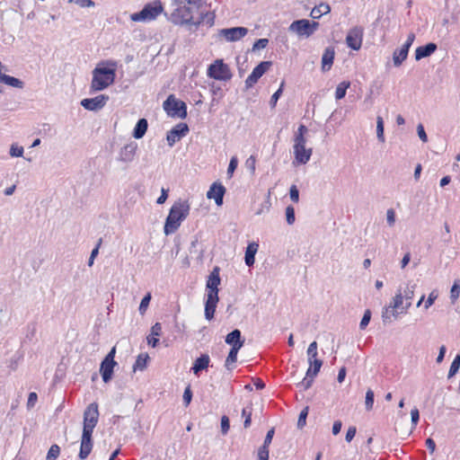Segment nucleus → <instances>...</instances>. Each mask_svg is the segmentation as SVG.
Listing matches in <instances>:
<instances>
[{
  "mask_svg": "<svg viewBox=\"0 0 460 460\" xmlns=\"http://www.w3.org/2000/svg\"><path fill=\"white\" fill-rule=\"evenodd\" d=\"M175 9L170 20L174 24H187L197 28L200 24L213 26L215 14L203 8V0H172Z\"/></svg>",
  "mask_w": 460,
  "mask_h": 460,
  "instance_id": "nucleus-1",
  "label": "nucleus"
},
{
  "mask_svg": "<svg viewBox=\"0 0 460 460\" xmlns=\"http://www.w3.org/2000/svg\"><path fill=\"white\" fill-rule=\"evenodd\" d=\"M219 271V268L215 267L210 272L206 283L207 300L205 303V317L208 321L213 319L219 300L218 286L221 282Z\"/></svg>",
  "mask_w": 460,
  "mask_h": 460,
  "instance_id": "nucleus-2",
  "label": "nucleus"
},
{
  "mask_svg": "<svg viewBox=\"0 0 460 460\" xmlns=\"http://www.w3.org/2000/svg\"><path fill=\"white\" fill-rule=\"evenodd\" d=\"M190 204L187 200H178L172 206L169 215L165 219L164 234L169 235L178 230L181 222L187 218L190 213Z\"/></svg>",
  "mask_w": 460,
  "mask_h": 460,
  "instance_id": "nucleus-3",
  "label": "nucleus"
},
{
  "mask_svg": "<svg viewBox=\"0 0 460 460\" xmlns=\"http://www.w3.org/2000/svg\"><path fill=\"white\" fill-rule=\"evenodd\" d=\"M308 132V128L301 124L297 131L294 136V146H293V153H294V162L296 164H305L311 159L313 149L311 147H306V138L305 135Z\"/></svg>",
  "mask_w": 460,
  "mask_h": 460,
  "instance_id": "nucleus-4",
  "label": "nucleus"
},
{
  "mask_svg": "<svg viewBox=\"0 0 460 460\" xmlns=\"http://www.w3.org/2000/svg\"><path fill=\"white\" fill-rule=\"evenodd\" d=\"M112 67H104L101 65H98L93 70V79L91 83V90L93 92L102 91L106 89L108 86L112 84L115 80V66L116 64L111 63Z\"/></svg>",
  "mask_w": 460,
  "mask_h": 460,
  "instance_id": "nucleus-5",
  "label": "nucleus"
},
{
  "mask_svg": "<svg viewBox=\"0 0 460 460\" xmlns=\"http://www.w3.org/2000/svg\"><path fill=\"white\" fill-rule=\"evenodd\" d=\"M163 10L161 2L155 1L146 4L140 12L132 13L130 19L133 22H150L156 19Z\"/></svg>",
  "mask_w": 460,
  "mask_h": 460,
  "instance_id": "nucleus-6",
  "label": "nucleus"
},
{
  "mask_svg": "<svg viewBox=\"0 0 460 460\" xmlns=\"http://www.w3.org/2000/svg\"><path fill=\"white\" fill-rule=\"evenodd\" d=\"M403 296L401 289H398L395 296L386 305L382 312V319L384 323L391 322L392 319H396L401 314L402 307H403Z\"/></svg>",
  "mask_w": 460,
  "mask_h": 460,
  "instance_id": "nucleus-7",
  "label": "nucleus"
},
{
  "mask_svg": "<svg viewBox=\"0 0 460 460\" xmlns=\"http://www.w3.org/2000/svg\"><path fill=\"white\" fill-rule=\"evenodd\" d=\"M164 109L171 117L185 119L187 117V106L184 102L180 101L171 94L164 102Z\"/></svg>",
  "mask_w": 460,
  "mask_h": 460,
  "instance_id": "nucleus-8",
  "label": "nucleus"
},
{
  "mask_svg": "<svg viewBox=\"0 0 460 460\" xmlns=\"http://www.w3.org/2000/svg\"><path fill=\"white\" fill-rule=\"evenodd\" d=\"M208 76L218 81H229L232 78V73L228 65L225 64L223 59H217L208 68Z\"/></svg>",
  "mask_w": 460,
  "mask_h": 460,
  "instance_id": "nucleus-9",
  "label": "nucleus"
},
{
  "mask_svg": "<svg viewBox=\"0 0 460 460\" xmlns=\"http://www.w3.org/2000/svg\"><path fill=\"white\" fill-rule=\"evenodd\" d=\"M99 411L96 402L90 403L84 412L83 432L93 434L94 428L98 423Z\"/></svg>",
  "mask_w": 460,
  "mask_h": 460,
  "instance_id": "nucleus-10",
  "label": "nucleus"
},
{
  "mask_svg": "<svg viewBox=\"0 0 460 460\" xmlns=\"http://www.w3.org/2000/svg\"><path fill=\"white\" fill-rule=\"evenodd\" d=\"M318 26L319 23L316 22L302 19L293 22L289 26V30L297 33L299 36L309 37L314 32Z\"/></svg>",
  "mask_w": 460,
  "mask_h": 460,
  "instance_id": "nucleus-11",
  "label": "nucleus"
},
{
  "mask_svg": "<svg viewBox=\"0 0 460 460\" xmlns=\"http://www.w3.org/2000/svg\"><path fill=\"white\" fill-rule=\"evenodd\" d=\"M364 29L361 26L351 28L346 37V44L353 50L360 49L363 41Z\"/></svg>",
  "mask_w": 460,
  "mask_h": 460,
  "instance_id": "nucleus-12",
  "label": "nucleus"
},
{
  "mask_svg": "<svg viewBox=\"0 0 460 460\" xmlns=\"http://www.w3.org/2000/svg\"><path fill=\"white\" fill-rule=\"evenodd\" d=\"M272 63L270 61H262L255 66L251 75L245 80L246 89L252 88L258 80L270 69Z\"/></svg>",
  "mask_w": 460,
  "mask_h": 460,
  "instance_id": "nucleus-13",
  "label": "nucleus"
},
{
  "mask_svg": "<svg viewBox=\"0 0 460 460\" xmlns=\"http://www.w3.org/2000/svg\"><path fill=\"white\" fill-rule=\"evenodd\" d=\"M109 96L106 94H100L93 98H87L81 101V105L88 111H97L102 109L107 102L109 101Z\"/></svg>",
  "mask_w": 460,
  "mask_h": 460,
  "instance_id": "nucleus-14",
  "label": "nucleus"
},
{
  "mask_svg": "<svg viewBox=\"0 0 460 460\" xmlns=\"http://www.w3.org/2000/svg\"><path fill=\"white\" fill-rule=\"evenodd\" d=\"M219 36L226 39V41L233 42L243 39L248 33V29L245 27H233L222 29L219 31Z\"/></svg>",
  "mask_w": 460,
  "mask_h": 460,
  "instance_id": "nucleus-15",
  "label": "nucleus"
},
{
  "mask_svg": "<svg viewBox=\"0 0 460 460\" xmlns=\"http://www.w3.org/2000/svg\"><path fill=\"white\" fill-rule=\"evenodd\" d=\"M189 132V127L185 123H179L173 128L167 132L166 140L170 146H172L182 137Z\"/></svg>",
  "mask_w": 460,
  "mask_h": 460,
  "instance_id": "nucleus-16",
  "label": "nucleus"
},
{
  "mask_svg": "<svg viewBox=\"0 0 460 460\" xmlns=\"http://www.w3.org/2000/svg\"><path fill=\"white\" fill-rule=\"evenodd\" d=\"M225 193L226 188L221 183L214 182L207 192V197L215 199L216 204L221 206Z\"/></svg>",
  "mask_w": 460,
  "mask_h": 460,
  "instance_id": "nucleus-17",
  "label": "nucleus"
},
{
  "mask_svg": "<svg viewBox=\"0 0 460 460\" xmlns=\"http://www.w3.org/2000/svg\"><path fill=\"white\" fill-rule=\"evenodd\" d=\"M137 149V144L130 142L125 145L119 153V160L123 163H130L134 160L136 152Z\"/></svg>",
  "mask_w": 460,
  "mask_h": 460,
  "instance_id": "nucleus-18",
  "label": "nucleus"
},
{
  "mask_svg": "<svg viewBox=\"0 0 460 460\" xmlns=\"http://www.w3.org/2000/svg\"><path fill=\"white\" fill-rule=\"evenodd\" d=\"M93 434H89L86 432L82 433L81 438V446H80V451H79V458L84 460L88 457L90 455L92 449H93Z\"/></svg>",
  "mask_w": 460,
  "mask_h": 460,
  "instance_id": "nucleus-19",
  "label": "nucleus"
},
{
  "mask_svg": "<svg viewBox=\"0 0 460 460\" xmlns=\"http://www.w3.org/2000/svg\"><path fill=\"white\" fill-rule=\"evenodd\" d=\"M438 49L436 43L429 42L424 46L418 47L415 50V59L417 61L431 56Z\"/></svg>",
  "mask_w": 460,
  "mask_h": 460,
  "instance_id": "nucleus-20",
  "label": "nucleus"
},
{
  "mask_svg": "<svg viewBox=\"0 0 460 460\" xmlns=\"http://www.w3.org/2000/svg\"><path fill=\"white\" fill-rule=\"evenodd\" d=\"M415 284H410L408 283L402 292L403 300H405L404 306L402 307V311H400L401 314H406L408 309L411 305V300L414 296V291H415Z\"/></svg>",
  "mask_w": 460,
  "mask_h": 460,
  "instance_id": "nucleus-21",
  "label": "nucleus"
},
{
  "mask_svg": "<svg viewBox=\"0 0 460 460\" xmlns=\"http://www.w3.org/2000/svg\"><path fill=\"white\" fill-rule=\"evenodd\" d=\"M226 342L234 348H242L244 344V340L242 339L241 331L234 329L226 337Z\"/></svg>",
  "mask_w": 460,
  "mask_h": 460,
  "instance_id": "nucleus-22",
  "label": "nucleus"
},
{
  "mask_svg": "<svg viewBox=\"0 0 460 460\" xmlns=\"http://www.w3.org/2000/svg\"><path fill=\"white\" fill-rule=\"evenodd\" d=\"M116 365V362H110L108 360L102 361L100 367V373L102 375L103 382L108 383L111 379L113 368Z\"/></svg>",
  "mask_w": 460,
  "mask_h": 460,
  "instance_id": "nucleus-23",
  "label": "nucleus"
},
{
  "mask_svg": "<svg viewBox=\"0 0 460 460\" xmlns=\"http://www.w3.org/2000/svg\"><path fill=\"white\" fill-rule=\"evenodd\" d=\"M335 51L332 47L325 49L322 57V69L323 71H328L331 69L334 60Z\"/></svg>",
  "mask_w": 460,
  "mask_h": 460,
  "instance_id": "nucleus-24",
  "label": "nucleus"
},
{
  "mask_svg": "<svg viewBox=\"0 0 460 460\" xmlns=\"http://www.w3.org/2000/svg\"><path fill=\"white\" fill-rule=\"evenodd\" d=\"M259 244L256 243H251L246 247L245 255H244V261L245 264L249 267L252 266L255 261V254L258 251Z\"/></svg>",
  "mask_w": 460,
  "mask_h": 460,
  "instance_id": "nucleus-25",
  "label": "nucleus"
},
{
  "mask_svg": "<svg viewBox=\"0 0 460 460\" xmlns=\"http://www.w3.org/2000/svg\"><path fill=\"white\" fill-rule=\"evenodd\" d=\"M208 364H209L208 355H207V354L201 355L199 358H198L195 360L193 367H191V370L193 371V373L195 375H199V373L201 370H204L208 367Z\"/></svg>",
  "mask_w": 460,
  "mask_h": 460,
  "instance_id": "nucleus-26",
  "label": "nucleus"
},
{
  "mask_svg": "<svg viewBox=\"0 0 460 460\" xmlns=\"http://www.w3.org/2000/svg\"><path fill=\"white\" fill-rule=\"evenodd\" d=\"M0 83L18 89L24 87V83L22 80L2 73H0Z\"/></svg>",
  "mask_w": 460,
  "mask_h": 460,
  "instance_id": "nucleus-27",
  "label": "nucleus"
},
{
  "mask_svg": "<svg viewBox=\"0 0 460 460\" xmlns=\"http://www.w3.org/2000/svg\"><path fill=\"white\" fill-rule=\"evenodd\" d=\"M148 128V123L146 119H140L137 122L134 130H133V137L137 139L142 138Z\"/></svg>",
  "mask_w": 460,
  "mask_h": 460,
  "instance_id": "nucleus-28",
  "label": "nucleus"
},
{
  "mask_svg": "<svg viewBox=\"0 0 460 460\" xmlns=\"http://www.w3.org/2000/svg\"><path fill=\"white\" fill-rule=\"evenodd\" d=\"M409 49L402 46L400 49H396L393 55V61L395 66H399L408 57Z\"/></svg>",
  "mask_w": 460,
  "mask_h": 460,
  "instance_id": "nucleus-29",
  "label": "nucleus"
},
{
  "mask_svg": "<svg viewBox=\"0 0 460 460\" xmlns=\"http://www.w3.org/2000/svg\"><path fill=\"white\" fill-rule=\"evenodd\" d=\"M331 12V7L326 3H321L314 6L311 11V17L313 19H319L322 15L327 14Z\"/></svg>",
  "mask_w": 460,
  "mask_h": 460,
  "instance_id": "nucleus-30",
  "label": "nucleus"
},
{
  "mask_svg": "<svg viewBox=\"0 0 460 460\" xmlns=\"http://www.w3.org/2000/svg\"><path fill=\"white\" fill-rule=\"evenodd\" d=\"M241 348L232 347L225 362V367L231 370L232 365L237 360V354Z\"/></svg>",
  "mask_w": 460,
  "mask_h": 460,
  "instance_id": "nucleus-31",
  "label": "nucleus"
},
{
  "mask_svg": "<svg viewBox=\"0 0 460 460\" xmlns=\"http://www.w3.org/2000/svg\"><path fill=\"white\" fill-rule=\"evenodd\" d=\"M349 85H350V83L348 81H343V82L340 83L336 87L335 98L337 100H341V99L344 98L346 95V91L349 87Z\"/></svg>",
  "mask_w": 460,
  "mask_h": 460,
  "instance_id": "nucleus-32",
  "label": "nucleus"
},
{
  "mask_svg": "<svg viewBox=\"0 0 460 460\" xmlns=\"http://www.w3.org/2000/svg\"><path fill=\"white\" fill-rule=\"evenodd\" d=\"M148 359L147 354H139L137 358V360L134 364V370H144L146 367V363Z\"/></svg>",
  "mask_w": 460,
  "mask_h": 460,
  "instance_id": "nucleus-33",
  "label": "nucleus"
},
{
  "mask_svg": "<svg viewBox=\"0 0 460 460\" xmlns=\"http://www.w3.org/2000/svg\"><path fill=\"white\" fill-rule=\"evenodd\" d=\"M314 377L315 376L312 375V368L309 367L306 371L305 377L302 380L299 385H301L304 388V390L309 389L312 386Z\"/></svg>",
  "mask_w": 460,
  "mask_h": 460,
  "instance_id": "nucleus-34",
  "label": "nucleus"
},
{
  "mask_svg": "<svg viewBox=\"0 0 460 460\" xmlns=\"http://www.w3.org/2000/svg\"><path fill=\"white\" fill-rule=\"evenodd\" d=\"M376 137L380 142H385L384 120L383 118L380 116L376 118Z\"/></svg>",
  "mask_w": 460,
  "mask_h": 460,
  "instance_id": "nucleus-35",
  "label": "nucleus"
},
{
  "mask_svg": "<svg viewBox=\"0 0 460 460\" xmlns=\"http://www.w3.org/2000/svg\"><path fill=\"white\" fill-rule=\"evenodd\" d=\"M151 301V294L147 293L141 300L139 305V314L144 315L148 308L149 303Z\"/></svg>",
  "mask_w": 460,
  "mask_h": 460,
  "instance_id": "nucleus-36",
  "label": "nucleus"
},
{
  "mask_svg": "<svg viewBox=\"0 0 460 460\" xmlns=\"http://www.w3.org/2000/svg\"><path fill=\"white\" fill-rule=\"evenodd\" d=\"M308 362L310 365L309 367L312 368V375L316 376L323 366V360L314 358V359L308 360Z\"/></svg>",
  "mask_w": 460,
  "mask_h": 460,
  "instance_id": "nucleus-37",
  "label": "nucleus"
},
{
  "mask_svg": "<svg viewBox=\"0 0 460 460\" xmlns=\"http://www.w3.org/2000/svg\"><path fill=\"white\" fill-rule=\"evenodd\" d=\"M60 454V447L54 444L49 449L46 460H56Z\"/></svg>",
  "mask_w": 460,
  "mask_h": 460,
  "instance_id": "nucleus-38",
  "label": "nucleus"
},
{
  "mask_svg": "<svg viewBox=\"0 0 460 460\" xmlns=\"http://www.w3.org/2000/svg\"><path fill=\"white\" fill-rule=\"evenodd\" d=\"M459 367H460V355H457L454 358V360L450 366L449 372H448V378H451L452 376H454L457 373Z\"/></svg>",
  "mask_w": 460,
  "mask_h": 460,
  "instance_id": "nucleus-39",
  "label": "nucleus"
},
{
  "mask_svg": "<svg viewBox=\"0 0 460 460\" xmlns=\"http://www.w3.org/2000/svg\"><path fill=\"white\" fill-rule=\"evenodd\" d=\"M460 296V285L457 281L454 283L450 290V299L452 303H455Z\"/></svg>",
  "mask_w": 460,
  "mask_h": 460,
  "instance_id": "nucleus-40",
  "label": "nucleus"
},
{
  "mask_svg": "<svg viewBox=\"0 0 460 460\" xmlns=\"http://www.w3.org/2000/svg\"><path fill=\"white\" fill-rule=\"evenodd\" d=\"M374 397H375L374 392L371 389H368L366 393V401H365L366 409L367 411H370L373 408Z\"/></svg>",
  "mask_w": 460,
  "mask_h": 460,
  "instance_id": "nucleus-41",
  "label": "nucleus"
},
{
  "mask_svg": "<svg viewBox=\"0 0 460 460\" xmlns=\"http://www.w3.org/2000/svg\"><path fill=\"white\" fill-rule=\"evenodd\" d=\"M308 360L317 358V342L313 341L307 349Z\"/></svg>",
  "mask_w": 460,
  "mask_h": 460,
  "instance_id": "nucleus-42",
  "label": "nucleus"
},
{
  "mask_svg": "<svg viewBox=\"0 0 460 460\" xmlns=\"http://www.w3.org/2000/svg\"><path fill=\"white\" fill-rule=\"evenodd\" d=\"M243 417H244L243 426L245 429L251 426L252 422V409L243 408L242 411Z\"/></svg>",
  "mask_w": 460,
  "mask_h": 460,
  "instance_id": "nucleus-43",
  "label": "nucleus"
},
{
  "mask_svg": "<svg viewBox=\"0 0 460 460\" xmlns=\"http://www.w3.org/2000/svg\"><path fill=\"white\" fill-rule=\"evenodd\" d=\"M286 218H287V223L288 225L294 224L296 217H295V209L292 206H288L286 208Z\"/></svg>",
  "mask_w": 460,
  "mask_h": 460,
  "instance_id": "nucleus-44",
  "label": "nucleus"
},
{
  "mask_svg": "<svg viewBox=\"0 0 460 460\" xmlns=\"http://www.w3.org/2000/svg\"><path fill=\"white\" fill-rule=\"evenodd\" d=\"M371 319V311L369 309L366 310L364 315L360 321L359 328L364 330L369 323Z\"/></svg>",
  "mask_w": 460,
  "mask_h": 460,
  "instance_id": "nucleus-45",
  "label": "nucleus"
},
{
  "mask_svg": "<svg viewBox=\"0 0 460 460\" xmlns=\"http://www.w3.org/2000/svg\"><path fill=\"white\" fill-rule=\"evenodd\" d=\"M437 298H438L437 291L436 290L431 291L429 293L427 300L425 301L424 308L426 310L429 309L434 304V302L436 301Z\"/></svg>",
  "mask_w": 460,
  "mask_h": 460,
  "instance_id": "nucleus-46",
  "label": "nucleus"
},
{
  "mask_svg": "<svg viewBox=\"0 0 460 460\" xmlns=\"http://www.w3.org/2000/svg\"><path fill=\"white\" fill-rule=\"evenodd\" d=\"M23 155V147L18 146L14 144L11 146L10 155L13 157H21Z\"/></svg>",
  "mask_w": 460,
  "mask_h": 460,
  "instance_id": "nucleus-47",
  "label": "nucleus"
},
{
  "mask_svg": "<svg viewBox=\"0 0 460 460\" xmlns=\"http://www.w3.org/2000/svg\"><path fill=\"white\" fill-rule=\"evenodd\" d=\"M308 414V408L305 407L303 409L299 414L298 420H297V427L299 429L303 428L305 425L306 417Z\"/></svg>",
  "mask_w": 460,
  "mask_h": 460,
  "instance_id": "nucleus-48",
  "label": "nucleus"
},
{
  "mask_svg": "<svg viewBox=\"0 0 460 460\" xmlns=\"http://www.w3.org/2000/svg\"><path fill=\"white\" fill-rule=\"evenodd\" d=\"M396 220L395 211L393 208H389L386 211V222L389 226H394Z\"/></svg>",
  "mask_w": 460,
  "mask_h": 460,
  "instance_id": "nucleus-49",
  "label": "nucleus"
},
{
  "mask_svg": "<svg viewBox=\"0 0 460 460\" xmlns=\"http://www.w3.org/2000/svg\"><path fill=\"white\" fill-rule=\"evenodd\" d=\"M283 87H284V82L281 83L279 90L272 94V96L270 98V105L272 107H275L278 100L279 99L280 95L282 94Z\"/></svg>",
  "mask_w": 460,
  "mask_h": 460,
  "instance_id": "nucleus-50",
  "label": "nucleus"
},
{
  "mask_svg": "<svg viewBox=\"0 0 460 460\" xmlns=\"http://www.w3.org/2000/svg\"><path fill=\"white\" fill-rule=\"evenodd\" d=\"M259 460H269V447L261 446L258 451Z\"/></svg>",
  "mask_w": 460,
  "mask_h": 460,
  "instance_id": "nucleus-51",
  "label": "nucleus"
},
{
  "mask_svg": "<svg viewBox=\"0 0 460 460\" xmlns=\"http://www.w3.org/2000/svg\"><path fill=\"white\" fill-rule=\"evenodd\" d=\"M269 40L268 39H259L256 40L252 46V50H258L265 49L268 46Z\"/></svg>",
  "mask_w": 460,
  "mask_h": 460,
  "instance_id": "nucleus-52",
  "label": "nucleus"
},
{
  "mask_svg": "<svg viewBox=\"0 0 460 460\" xmlns=\"http://www.w3.org/2000/svg\"><path fill=\"white\" fill-rule=\"evenodd\" d=\"M230 429V422L227 416H223L221 418V432L223 435H226Z\"/></svg>",
  "mask_w": 460,
  "mask_h": 460,
  "instance_id": "nucleus-53",
  "label": "nucleus"
},
{
  "mask_svg": "<svg viewBox=\"0 0 460 460\" xmlns=\"http://www.w3.org/2000/svg\"><path fill=\"white\" fill-rule=\"evenodd\" d=\"M417 133H418V136H419L420 139L422 142H424V143L428 142V136H427V134L425 132V129H424V127H423L422 124H419L417 126Z\"/></svg>",
  "mask_w": 460,
  "mask_h": 460,
  "instance_id": "nucleus-54",
  "label": "nucleus"
},
{
  "mask_svg": "<svg viewBox=\"0 0 460 460\" xmlns=\"http://www.w3.org/2000/svg\"><path fill=\"white\" fill-rule=\"evenodd\" d=\"M290 199L293 202H298L299 200V191L296 185H292L289 190Z\"/></svg>",
  "mask_w": 460,
  "mask_h": 460,
  "instance_id": "nucleus-55",
  "label": "nucleus"
},
{
  "mask_svg": "<svg viewBox=\"0 0 460 460\" xmlns=\"http://www.w3.org/2000/svg\"><path fill=\"white\" fill-rule=\"evenodd\" d=\"M237 165H238V160L235 156H233L230 160V163H229V165L227 168V173L230 176H232V174L234 172V170L236 169Z\"/></svg>",
  "mask_w": 460,
  "mask_h": 460,
  "instance_id": "nucleus-56",
  "label": "nucleus"
},
{
  "mask_svg": "<svg viewBox=\"0 0 460 460\" xmlns=\"http://www.w3.org/2000/svg\"><path fill=\"white\" fill-rule=\"evenodd\" d=\"M152 336L159 337L162 335V325L160 323H155L151 328V333Z\"/></svg>",
  "mask_w": 460,
  "mask_h": 460,
  "instance_id": "nucleus-57",
  "label": "nucleus"
},
{
  "mask_svg": "<svg viewBox=\"0 0 460 460\" xmlns=\"http://www.w3.org/2000/svg\"><path fill=\"white\" fill-rule=\"evenodd\" d=\"M192 398V392L190 388V386L186 387L184 393H183V402L186 406H188L191 401Z\"/></svg>",
  "mask_w": 460,
  "mask_h": 460,
  "instance_id": "nucleus-58",
  "label": "nucleus"
},
{
  "mask_svg": "<svg viewBox=\"0 0 460 460\" xmlns=\"http://www.w3.org/2000/svg\"><path fill=\"white\" fill-rule=\"evenodd\" d=\"M256 159L253 155H251L245 162V165L253 173L255 172Z\"/></svg>",
  "mask_w": 460,
  "mask_h": 460,
  "instance_id": "nucleus-59",
  "label": "nucleus"
},
{
  "mask_svg": "<svg viewBox=\"0 0 460 460\" xmlns=\"http://www.w3.org/2000/svg\"><path fill=\"white\" fill-rule=\"evenodd\" d=\"M356 432H357L356 427H354V426L349 427L346 433V437H345L346 441L350 442L354 438Z\"/></svg>",
  "mask_w": 460,
  "mask_h": 460,
  "instance_id": "nucleus-60",
  "label": "nucleus"
},
{
  "mask_svg": "<svg viewBox=\"0 0 460 460\" xmlns=\"http://www.w3.org/2000/svg\"><path fill=\"white\" fill-rule=\"evenodd\" d=\"M411 423L413 427H416L420 419V412L417 408H414L411 411Z\"/></svg>",
  "mask_w": 460,
  "mask_h": 460,
  "instance_id": "nucleus-61",
  "label": "nucleus"
},
{
  "mask_svg": "<svg viewBox=\"0 0 460 460\" xmlns=\"http://www.w3.org/2000/svg\"><path fill=\"white\" fill-rule=\"evenodd\" d=\"M167 198H168V190L163 188L161 190V195L157 199L156 203L159 205H162L166 201Z\"/></svg>",
  "mask_w": 460,
  "mask_h": 460,
  "instance_id": "nucleus-62",
  "label": "nucleus"
},
{
  "mask_svg": "<svg viewBox=\"0 0 460 460\" xmlns=\"http://www.w3.org/2000/svg\"><path fill=\"white\" fill-rule=\"evenodd\" d=\"M273 436H274V429H270L266 434V437H265V439L263 442V446L269 447L272 441Z\"/></svg>",
  "mask_w": 460,
  "mask_h": 460,
  "instance_id": "nucleus-63",
  "label": "nucleus"
},
{
  "mask_svg": "<svg viewBox=\"0 0 460 460\" xmlns=\"http://www.w3.org/2000/svg\"><path fill=\"white\" fill-rule=\"evenodd\" d=\"M414 40H415V33L414 32H410L408 34V37H407V40H406L405 43L402 46H404V47H406L407 49H410V48L412 45Z\"/></svg>",
  "mask_w": 460,
  "mask_h": 460,
  "instance_id": "nucleus-64",
  "label": "nucleus"
}]
</instances>
